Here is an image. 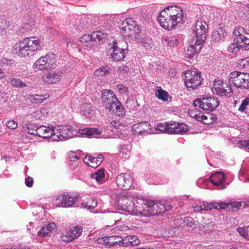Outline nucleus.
<instances>
[{
  "mask_svg": "<svg viewBox=\"0 0 249 249\" xmlns=\"http://www.w3.org/2000/svg\"><path fill=\"white\" fill-rule=\"evenodd\" d=\"M185 18L183 10L174 5L166 7L161 11L158 21L162 28L172 30L182 24Z\"/></svg>",
  "mask_w": 249,
  "mask_h": 249,
  "instance_id": "obj_1",
  "label": "nucleus"
},
{
  "mask_svg": "<svg viewBox=\"0 0 249 249\" xmlns=\"http://www.w3.org/2000/svg\"><path fill=\"white\" fill-rule=\"evenodd\" d=\"M41 48V41L34 36L25 38L14 46L15 53L19 56L26 58L33 55Z\"/></svg>",
  "mask_w": 249,
  "mask_h": 249,
  "instance_id": "obj_2",
  "label": "nucleus"
},
{
  "mask_svg": "<svg viewBox=\"0 0 249 249\" xmlns=\"http://www.w3.org/2000/svg\"><path fill=\"white\" fill-rule=\"evenodd\" d=\"M120 28L123 36L132 39L138 38L141 31V27L132 18H127L124 20Z\"/></svg>",
  "mask_w": 249,
  "mask_h": 249,
  "instance_id": "obj_3",
  "label": "nucleus"
},
{
  "mask_svg": "<svg viewBox=\"0 0 249 249\" xmlns=\"http://www.w3.org/2000/svg\"><path fill=\"white\" fill-rule=\"evenodd\" d=\"M185 86L190 90L197 89L201 84L202 78L200 72L196 69H191L184 72Z\"/></svg>",
  "mask_w": 249,
  "mask_h": 249,
  "instance_id": "obj_4",
  "label": "nucleus"
},
{
  "mask_svg": "<svg viewBox=\"0 0 249 249\" xmlns=\"http://www.w3.org/2000/svg\"><path fill=\"white\" fill-rule=\"evenodd\" d=\"M229 82L237 88L249 89V73L233 71L230 74Z\"/></svg>",
  "mask_w": 249,
  "mask_h": 249,
  "instance_id": "obj_5",
  "label": "nucleus"
},
{
  "mask_svg": "<svg viewBox=\"0 0 249 249\" xmlns=\"http://www.w3.org/2000/svg\"><path fill=\"white\" fill-rule=\"evenodd\" d=\"M112 197L115 199V204L120 209L127 212H132L133 197L130 196L129 193L126 192L122 195L116 194Z\"/></svg>",
  "mask_w": 249,
  "mask_h": 249,
  "instance_id": "obj_6",
  "label": "nucleus"
},
{
  "mask_svg": "<svg viewBox=\"0 0 249 249\" xmlns=\"http://www.w3.org/2000/svg\"><path fill=\"white\" fill-rule=\"evenodd\" d=\"M219 105V100L215 97L203 96L194 102L195 107H198L203 110L213 111Z\"/></svg>",
  "mask_w": 249,
  "mask_h": 249,
  "instance_id": "obj_7",
  "label": "nucleus"
},
{
  "mask_svg": "<svg viewBox=\"0 0 249 249\" xmlns=\"http://www.w3.org/2000/svg\"><path fill=\"white\" fill-rule=\"evenodd\" d=\"M74 128L70 125H58L53 128V140L62 141L72 137L75 134Z\"/></svg>",
  "mask_w": 249,
  "mask_h": 249,
  "instance_id": "obj_8",
  "label": "nucleus"
},
{
  "mask_svg": "<svg viewBox=\"0 0 249 249\" xmlns=\"http://www.w3.org/2000/svg\"><path fill=\"white\" fill-rule=\"evenodd\" d=\"M233 34L240 48L249 50V33L243 27L239 26L234 29Z\"/></svg>",
  "mask_w": 249,
  "mask_h": 249,
  "instance_id": "obj_9",
  "label": "nucleus"
},
{
  "mask_svg": "<svg viewBox=\"0 0 249 249\" xmlns=\"http://www.w3.org/2000/svg\"><path fill=\"white\" fill-rule=\"evenodd\" d=\"M208 27V25L204 20H197L193 29L194 33L195 35V38L194 39L199 42V44L204 43L206 38Z\"/></svg>",
  "mask_w": 249,
  "mask_h": 249,
  "instance_id": "obj_10",
  "label": "nucleus"
},
{
  "mask_svg": "<svg viewBox=\"0 0 249 249\" xmlns=\"http://www.w3.org/2000/svg\"><path fill=\"white\" fill-rule=\"evenodd\" d=\"M83 231V227L80 225L71 227L61 233V240L64 242H71L79 237L82 235Z\"/></svg>",
  "mask_w": 249,
  "mask_h": 249,
  "instance_id": "obj_11",
  "label": "nucleus"
},
{
  "mask_svg": "<svg viewBox=\"0 0 249 249\" xmlns=\"http://www.w3.org/2000/svg\"><path fill=\"white\" fill-rule=\"evenodd\" d=\"M189 113L190 115L192 117H194L196 120L206 124H213L217 120L215 115L208 112L203 114L199 110L196 109L191 110Z\"/></svg>",
  "mask_w": 249,
  "mask_h": 249,
  "instance_id": "obj_12",
  "label": "nucleus"
},
{
  "mask_svg": "<svg viewBox=\"0 0 249 249\" xmlns=\"http://www.w3.org/2000/svg\"><path fill=\"white\" fill-rule=\"evenodd\" d=\"M151 200L143 197H137L133 199L132 208L133 210L132 213L138 215L139 214L144 216L145 210V206L147 204H151Z\"/></svg>",
  "mask_w": 249,
  "mask_h": 249,
  "instance_id": "obj_13",
  "label": "nucleus"
},
{
  "mask_svg": "<svg viewBox=\"0 0 249 249\" xmlns=\"http://www.w3.org/2000/svg\"><path fill=\"white\" fill-rule=\"evenodd\" d=\"M54 203L62 207H71L77 201V198L69 193L60 194L53 199Z\"/></svg>",
  "mask_w": 249,
  "mask_h": 249,
  "instance_id": "obj_14",
  "label": "nucleus"
},
{
  "mask_svg": "<svg viewBox=\"0 0 249 249\" xmlns=\"http://www.w3.org/2000/svg\"><path fill=\"white\" fill-rule=\"evenodd\" d=\"M133 178L128 173H121L116 178V183L123 190L129 189L132 185Z\"/></svg>",
  "mask_w": 249,
  "mask_h": 249,
  "instance_id": "obj_15",
  "label": "nucleus"
},
{
  "mask_svg": "<svg viewBox=\"0 0 249 249\" xmlns=\"http://www.w3.org/2000/svg\"><path fill=\"white\" fill-rule=\"evenodd\" d=\"M231 90L230 87L221 80H214L213 86L212 88V91L214 94L222 96L230 94Z\"/></svg>",
  "mask_w": 249,
  "mask_h": 249,
  "instance_id": "obj_16",
  "label": "nucleus"
},
{
  "mask_svg": "<svg viewBox=\"0 0 249 249\" xmlns=\"http://www.w3.org/2000/svg\"><path fill=\"white\" fill-rule=\"evenodd\" d=\"M53 56V53H49L45 56H41L35 62L33 68L37 70L47 69L52 62V58Z\"/></svg>",
  "mask_w": 249,
  "mask_h": 249,
  "instance_id": "obj_17",
  "label": "nucleus"
},
{
  "mask_svg": "<svg viewBox=\"0 0 249 249\" xmlns=\"http://www.w3.org/2000/svg\"><path fill=\"white\" fill-rule=\"evenodd\" d=\"M112 114L118 116H123L124 114V108L121 103L117 99H115L113 103H111L108 106L105 107Z\"/></svg>",
  "mask_w": 249,
  "mask_h": 249,
  "instance_id": "obj_18",
  "label": "nucleus"
},
{
  "mask_svg": "<svg viewBox=\"0 0 249 249\" xmlns=\"http://www.w3.org/2000/svg\"><path fill=\"white\" fill-rule=\"evenodd\" d=\"M112 52L110 53L111 59L116 62L120 61L124 59L126 50L120 48L116 45V43L113 42L111 47Z\"/></svg>",
  "mask_w": 249,
  "mask_h": 249,
  "instance_id": "obj_19",
  "label": "nucleus"
},
{
  "mask_svg": "<svg viewBox=\"0 0 249 249\" xmlns=\"http://www.w3.org/2000/svg\"><path fill=\"white\" fill-rule=\"evenodd\" d=\"M151 202V204H147V206H145L146 209L144 213L145 216L156 215L161 213V202H155L152 200Z\"/></svg>",
  "mask_w": 249,
  "mask_h": 249,
  "instance_id": "obj_20",
  "label": "nucleus"
},
{
  "mask_svg": "<svg viewBox=\"0 0 249 249\" xmlns=\"http://www.w3.org/2000/svg\"><path fill=\"white\" fill-rule=\"evenodd\" d=\"M62 77V72L60 71H53L42 76V80L48 84H55L59 82Z\"/></svg>",
  "mask_w": 249,
  "mask_h": 249,
  "instance_id": "obj_21",
  "label": "nucleus"
},
{
  "mask_svg": "<svg viewBox=\"0 0 249 249\" xmlns=\"http://www.w3.org/2000/svg\"><path fill=\"white\" fill-rule=\"evenodd\" d=\"M150 124L148 122H143L140 123L136 124L133 125L132 130L135 135L142 134L143 133H148Z\"/></svg>",
  "mask_w": 249,
  "mask_h": 249,
  "instance_id": "obj_22",
  "label": "nucleus"
},
{
  "mask_svg": "<svg viewBox=\"0 0 249 249\" xmlns=\"http://www.w3.org/2000/svg\"><path fill=\"white\" fill-rule=\"evenodd\" d=\"M89 19V18L85 15H82L77 17L72 23L76 30L81 32L86 27Z\"/></svg>",
  "mask_w": 249,
  "mask_h": 249,
  "instance_id": "obj_23",
  "label": "nucleus"
},
{
  "mask_svg": "<svg viewBox=\"0 0 249 249\" xmlns=\"http://www.w3.org/2000/svg\"><path fill=\"white\" fill-rule=\"evenodd\" d=\"M54 127H46L45 125L38 126L36 136L42 137L43 139L51 138L53 139Z\"/></svg>",
  "mask_w": 249,
  "mask_h": 249,
  "instance_id": "obj_24",
  "label": "nucleus"
},
{
  "mask_svg": "<svg viewBox=\"0 0 249 249\" xmlns=\"http://www.w3.org/2000/svg\"><path fill=\"white\" fill-rule=\"evenodd\" d=\"M199 42L196 40H192V44L185 51V54L189 58H191L195 55L196 53H199L202 49L204 43H199Z\"/></svg>",
  "mask_w": 249,
  "mask_h": 249,
  "instance_id": "obj_25",
  "label": "nucleus"
},
{
  "mask_svg": "<svg viewBox=\"0 0 249 249\" xmlns=\"http://www.w3.org/2000/svg\"><path fill=\"white\" fill-rule=\"evenodd\" d=\"M101 99L105 107H106L111 103H113L117 98L112 90L105 89L102 92Z\"/></svg>",
  "mask_w": 249,
  "mask_h": 249,
  "instance_id": "obj_26",
  "label": "nucleus"
},
{
  "mask_svg": "<svg viewBox=\"0 0 249 249\" xmlns=\"http://www.w3.org/2000/svg\"><path fill=\"white\" fill-rule=\"evenodd\" d=\"M104 159V157H85L84 162L89 166L96 168L98 166Z\"/></svg>",
  "mask_w": 249,
  "mask_h": 249,
  "instance_id": "obj_27",
  "label": "nucleus"
},
{
  "mask_svg": "<svg viewBox=\"0 0 249 249\" xmlns=\"http://www.w3.org/2000/svg\"><path fill=\"white\" fill-rule=\"evenodd\" d=\"M210 180L215 186H219L225 181V177L221 172H217L210 176Z\"/></svg>",
  "mask_w": 249,
  "mask_h": 249,
  "instance_id": "obj_28",
  "label": "nucleus"
},
{
  "mask_svg": "<svg viewBox=\"0 0 249 249\" xmlns=\"http://www.w3.org/2000/svg\"><path fill=\"white\" fill-rule=\"evenodd\" d=\"M56 229V225L54 223H51L46 226L42 227L40 231L37 232V235L40 237L50 236Z\"/></svg>",
  "mask_w": 249,
  "mask_h": 249,
  "instance_id": "obj_29",
  "label": "nucleus"
},
{
  "mask_svg": "<svg viewBox=\"0 0 249 249\" xmlns=\"http://www.w3.org/2000/svg\"><path fill=\"white\" fill-rule=\"evenodd\" d=\"M80 113L86 118H90L93 115L94 111L90 104L85 103L80 107Z\"/></svg>",
  "mask_w": 249,
  "mask_h": 249,
  "instance_id": "obj_30",
  "label": "nucleus"
},
{
  "mask_svg": "<svg viewBox=\"0 0 249 249\" xmlns=\"http://www.w3.org/2000/svg\"><path fill=\"white\" fill-rule=\"evenodd\" d=\"M78 132L82 135L90 137L94 135H99L101 134L102 130V129L90 127L79 129L78 130Z\"/></svg>",
  "mask_w": 249,
  "mask_h": 249,
  "instance_id": "obj_31",
  "label": "nucleus"
},
{
  "mask_svg": "<svg viewBox=\"0 0 249 249\" xmlns=\"http://www.w3.org/2000/svg\"><path fill=\"white\" fill-rule=\"evenodd\" d=\"M155 96L159 99L163 101H167L168 100L169 94L167 91L163 90L160 87H157L156 88Z\"/></svg>",
  "mask_w": 249,
  "mask_h": 249,
  "instance_id": "obj_32",
  "label": "nucleus"
},
{
  "mask_svg": "<svg viewBox=\"0 0 249 249\" xmlns=\"http://www.w3.org/2000/svg\"><path fill=\"white\" fill-rule=\"evenodd\" d=\"M138 42L141 43L143 46L146 49L151 48L153 45L152 39L147 36H142L140 35L138 38H136Z\"/></svg>",
  "mask_w": 249,
  "mask_h": 249,
  "instance_id": "obj_33",
  "label": "nucleus"
},
{
  "mask_svg": "<svg viewBox=\"0 0 249 249\" xmlns=\"http://www.w3.org/2000/svg\"><path fill=\"white\" fill-rule=\"evenodd\" d=\"M163 44L170 47H174L178 44V38L174 36H169L165 37L162 41Z\"/></svg>",
  "mask_w": 249,
  "mask_h": 249,
  "instance_id": "obj_34",
  "label": "nucleus"
},
{
  "mask_svg": "<svg viewBox=\"0 0 249 249\" xmlns=\"http://www.w3.org/2000/svg\"><path fill=\"white\" fill-rule=\"evenodd\" d=\"M90 177L92 179H95L99 184L101 183L105 179L104 169H100L97 172L90 174Z\"/></svg>",
  "mask_w": 249,
  "mask_h": 249,
  "instance_id": "obj_35",
  "label": "nucleus"
},
{
  "mask_svg": "<svg viewBox=\"0 0 249 249\" xmlns=\"http://www.w3.org/2000/svg\"><path fill=\"white\" fill-rule=\"evenodd\" d=\"M38 126L35 124H26L23 125V130L24 131L30 134L36 136Z\"/></svg>",
  "mask_w": 249,
  "mask_h": 249,
  "instance_id": "obj_36",
  "label": "nucleus"
},
{
  "mask_svg": "<svg viewBox=\"0 0 249 249\" xmlns=\"http://www.w3.org/2000/svg\"><path fill=\"white\" fill-rule=\"evenodd\" d=\"M49 96L47 95H30L29 99L33 104H39L42 103Z\"/></svg>",
  "mask_w": 249,
  "mask_h": 249,
  "instance_id": "obj_37",
  "label": "nucleus"
},
{
  "mask_svg": "<svg viewBox=\"0 0 249 249\" xmlns=\"http://www.w3.org/2000/svg\"><path fill=\"white\" fill-rule=\"evenodd\" d=\"M8 83L15 88H22L27 87V85L25 83L17 78H9Z\"/></svg>",
  "mask_w": 249,
  "mask_h": 249,
  "instance_id": "obj_38",
  "label": "nucleus"
},
{
  "mask_svg": "<svg viewBox=\"0 0 249 249\" xmlns=\"http://www.w3.org/2000/svg\"><path fill=\"white\" fill-rule=\"evenodd\" d=\"M97 204L96 200L93 198H89L87 199L86 202H83L81 203V207L83 208L90 210L91 209L95 208Z\"/></svg>",
  "mask_w": 249,
  "mask_h": 249,
  "instance_id": "obj_39",
  "label": "nucleus"
},
{
  "mask_svg": "<svg viewBox=\"0 0 249 249\" xmlns=\"http://www.w3.org/2000/svg\"><path fill=\"white\" fill-rule=\"evenodd\" d=\"M79 40L85 46L89 47L90 45H93L92 42L93 39L92 34L89 35H84L82 36L79 38Z\"/></svg>",
  "mask_w": 249,
  "mask_h": 249,
  "instance_id": "obj_40",
  "label": "nucleus"
},
{
  "mask_svg": "<svg viewBox=\"0 0 249 249\" xmlns=\"http://www.w3.org/2000/svg\"><path fill=\"white\" fill-rule=\"evenodd\" d=\"M107 33H104L101 31H97L93 32L91 33L93 41H95L96 40L98 41H103L106 38Z\"/></svg>",
  "mask_w": 249,
  "mask_h": 249,
  "instance_id": "obj_41",
  "label": "nucleus"
},
{
  "mask_svg": "<svg viewBox=\"0 0 249 249\" xmlns=\"http://www.w3.org/2000/svg\"><path fill=\"white\" fill-rule=\"evenodd\" d=\"M111 72V69L107 66L102 67L94 72L96 76H104L107 73Z\"/></svg>",
  "mask_w": 249,
  "mask_h": 249,
  "instance_id": "obj_42",
  "label": "nucleus"
},
{
  "mask_svg": "<svg viewBox=\"0 0 249 249\" xmlns=\"http://www.w3.org/2000/svg\"><path fill=\"white\" fill-rule=\"evenodd\" d=\"M120 238H121V237L117 235L107 236V241L109 242L108 247H110L116 244H121Z\"/></svg>",
  "mask_w": 249,
  "mask_h": 249,
  "instance_id": "obj_43",
  "label": "nucleus"
},
{
  "mask_svg": "<svg viewBox=\"0 0 249 249\" xmlns=\"http://www.w3.org/2000/svg\"><path fill=\"white\" fill-rule=\"evenodd\" d=\"M239 234L244 238L249 240V226L239 227L237 230Z\"/></svg>",
  "mask_w": 249,
  "mask_h": 249,
  "instance_id": "obj_44",
  "label": "nucleus"
},
{
  "mask_svg": "<svg viewBox=\"0 0 249 249\" xmlns=\"http://www.w3.org/2000/svg\"><path fill=\"white\" fill-rule=\"evenodd\" d=\"M177 123L175 122H167V133L177 134V127L178 126Z\"/></svg>",
  "mask_w": 249,
  "mask_h": 249,
  "instance_id": "obj_45",
  "label": "nucleus"
},
{
  "mask_svg": "<svg viewBox=\"0 0 249 249\" xmlns=\"http://www.w3.org/2000/svg\"><path fill=\"white\" fill-rule=\"evenodd\" d=\"M237 41H235V38L234 37L233 42L231 43L228 47V50L229 52L232 53H236L239 51L240 46Z\"/></svg>",
  "mask_w": 249,
  "mask_h": 249,
  "instance_id": "obj_46",
  "label": "nucleus"
},
{
  "mask_svg": "<svg viewBox=\"0 0 249 249\" xmlns=\"http://www.w3.org/2000/svg\"><path fill=\"white\" fill-rule=\"evenodd\" d=\"M184 223L186 226L192 229L196 228L197 226V223H196V221L191 217L185 218L184 220Z\"/></svg>",
  "mask_w": 249,
  "mask_h": 249,
  "instance_id": "obj_47",
  "label": "nucleus"
},
{
  "mask_svg": "<svg viewBox=\"0 0 249 249\" xmlns=\"http://www.w3.org/2000/svg\"><path fill=\"white\" fill-rule=\"evenodd\" d=\"M218 208V203H204L203 204V209L204 212L211 211L213 209H216Z\"/></svg>",
  "mask_w": 249,
  "mask_h": 249,
  "instance_id": "obj_48",
  "label": "nucleus"
},
{
  "mask_svg": "<svg viewBox=\"0 0 249 249\" xmlns=\"http://www.w3.org/2000/svg\"><path fill=\"white\" fill-rule=\"evenodd\" d=\"M178 126L177 127V133H184L187 132L189 130L188 126L183 123H178Z\"/></svg>",
  "mask_w": 249,
  "mask_h": 249,
  "instance_id": "obj_49",
  "label": "nucleus"
},
{
  "mask_svg": "<svg viewBox=\"0 0 249 249\" xmlns=\"http://www.w3.org/2000/svg\"><path fill=\"white\" fill-rule=\"evenodd\" d=\"M223 33L221 30L214 31L212 34V37L215 41H220L223 38Z\"/></svg>",
  "mask_w": 249,
  "mask_h": 249,
  "instance_id": "obj_50",
  "label": "nucleus"
},
{
  "mask_svg": "<svg viewBox=\"0 0 249 249\" xmlns=\"http://www.w3.org/2000/svg\"><path fill=\"white\" fill-rule=\"evenodd\" d=\"M155 129L161 132L167 133V122L157 124L155 126Z\"/></svg>",
  "mask_w": 249,
  "mask_h": 249,
  "instance_id": "obj_51",
  "label": "nucleus"
},
{
  "mask_svg": "<svg viewBox=\"0 0 249 249\" xmlns=\"http://www.w3.org/2000/svg\"><path fill=\"white\" fill-rule=\"evenodd\" d=\"M132 146L130 144H126L121 146V150L120 154L124 155L130 154V151L131 149Z\"/></svg>",
  "mask_w": 249,
  "mask_h": 249,
  "instance_id": "obj_52",
  "label": "nucleus"
},
{
  "mask_svg": "<svg viewBox=\"0 0 249 249\" xmlns=\"http://www.w3.org/2000/svg\"><path fill=\"white\" fill-rule=\"evenodd\" d=\"M249 105V98L247 97L242 101L241 104L238 108V111L241 112H244L245 109L247 108V107Z\"/></svg>",
  "mask_w": 249,
  "mask_h": 249,
  "instance_id": "obj_53",
  "label": "nucleus"
},
{
  "mask_svg": "<svg viewBox=\"0 0 249 249\" xmlns=\"http://www.w3.org/2000/svg\"><path fill=\"white\" fill-rule=\"evenodd\" d=\"M10 25V22L3 18H0V30H5Z\"/></svg>",
  "mask_w": 249,
  "mask_h": 249,
  "instance_id": "obj_54",
  "label": "nucleus"
},
{
  "mask_svg": "<svg viewBox=\"0 0 249 249\" xmlns=\"http://www.w3.org/2000/svg\"><path fill=\"white\" fill-rule=\"evenodd\" d=\"M248 65H249V57L239 60L237 63V66L242 68H245Z\"/></svg>",
  "mask_w": 249,
  "mask_h": 249,
  "instance_id": "obj_55",
  "label": "nucleus"
},
{
  "mask_svg": "<svg viewBox=\"0 0 249 249\" xmlns=\"http://www.w3.org/2000/svg\"><path fill=\"white\" fill-rule=\"evenodd\" d=\"M239 148L245 149H249V140L240 141L237 143Z\"/></svg>",
  "mask_w": 249,
  "mask_h": 249,
  "instance_id": "obj_56",
  "label": "nucleus"
},
{
  "mask_svg": "<svg viewBox=\"0 0 249 249\" xmlns=\"http://www.w3.org/2000/svg\"><path fill=\"white\" fill-rule=\"evenodd\" d=\"M130 246H135L140 243V241L137 236L135 235H130Z\"/></svg>",
  "mask_w": 249,
  "mask_h": 249,
  "instance_id": "obj_57",
  "label": "nucleus"
},
{
  "mask_svg": "<svg viewBox=\"0 0 249 249\" xmlns=\"http://www.w3.org/2000/svg\"><path fill=\"white\" fill-rule=\"evenodd\" d=\"M120 240L122 245L124 247H127L130 246V235L126 236L124 238L121 237Z\"/></svg>",
  "mask_w": 249,
  "mask_h": 249,
  "instance_id": "obj_58",
  "label": "nucleus"
},
{
  "mask_svg": "<svg viewBox=\"0 0 249 249\" xmlns=\"http://www.w3.org/2000/svg\"><path fill=\"white\" fill-rule=\"evenodd\" d=\"M108 17H109V16H107L104 19V24H106V25L105 26V30H106L107 31L109 30L112 27L111 20H108V19L107 18Z\"/></svg>",
  "mask_w": 249,
  "mask_h": 249,
  "instance_id": "obj_59",
  "label": "nucleus"
},
{
  "mask_svg": "<svg viewBox=\"0 0 249 249\" xmlns=\"http://www.w3.org/2000/svg\"><path fill=\"white\" fill-rule=\"evenodd\" d=\"M97 242L99 244L105 245L108 247L109 242L107 241V236L98 238L97 239Z\"/></svg>",
  "mask_w": 249,
  "mask_h": 249,
  "instance_id": "obj_60",
  "label": "nucleus"
},
{
  "mask_svg": "<svg viewBox=\"0 0 249 249\" xmlns=\"http://www.w3.org/2000/svg\"><path fill=\"white\" fill-rule=\"evenodd\" d=\"M161 213H165L167 211L170 210L172 208L171 205L167 204V203H161Z\"/></svg>",
  "mask_w": 249,
  "mask_h": 249,
  "instance_id": "obj_61",
  "label": "nucleus"
},
{
  "mask_svg": "<svg viewBox=\"0 0 249 249\" xmlns=\"http://www.w3.org/2000/svg\"><path fill=\"white\" fill-rule=\"evenodd\" d=\"M213 226L214 225L213 223L209 222L205 224V225L203 226V228L205 231L209 232L213 230Z\"/></svg>",
  "mask_w": 249,
  "mask_h": 249,
  "instance_id": "obj_62",
  "label": "nucleus"
},
{
  "mask_svg": "<svg viewBox=\"0 0 249 249\" xmlns=\"http://www.w3.org/2000/svg\"><path fill=\"white\" fill-rule=\"evenodd\" d=\"M6 125L8 128H10L11 129H16L18 124L16 121L14 120L9 121L7 122Z\"/></svg>",
  "mask_w": 249,
  "mask_h": 249,
  "instance_id": "obj_63",
  "label": "nucleus"
},
{
  "mask_svg": "<svg viewBox=\"0 0 249 249\" xmlns=\"http://www.w3.org/2000/svg\"><path fill=\"white\" fill-rule=\"evenodd\" d=\"M116 89L121 93H125L127 92V88L123 85H118L116 86Z\"/></svg>",
  "mask_w": 249,
  "mask_h": 249,
  "instance_id": "obj_64",
  "label": "nucleus"
}]
</instances>
